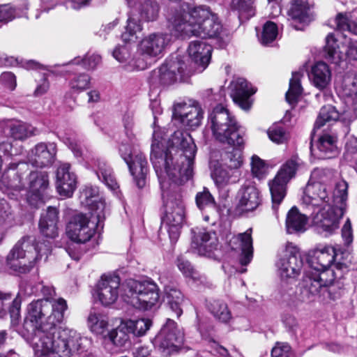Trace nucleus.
I'll use <instances>...</instances> for the list:
<instances>
[{"label": "nucleus", "instance_id": "f257e3e1", "mask_svg": "<svg viewBox=\"0 0 357 357\" xmlns=\"http://www.w3.org/2000/svg\"><path fill=\"white\" fill-rule=\"evenodd\" d=\"M172 145L158 140L155 134L151 144V160L162 189L164 216L172 241H176L185 219V205L176 184H182L192 175L196 145L188 132L177 130L173 134Z\"/></svg>", "mask_w": 357, "mask_h": 357}, {"label": "nucleus", "instance_id": "f03ea898", "mask_svg": "<svg viewBox=\"0 0 357 357\" xmlns=\"http://www.w3.org/2000/svg\"><path fill=\"white\" fill-rule=\"evenodd\" d=\"M45 298L33 301L26 307L24 336L36 357H71L81 349L82 338L77 331L59 325L68 309L65 299H54V289L43 286Z\"/></svg>", "mask_w": 357, "mask_h": 357}, {"label": "nucleus", "instance_id": "7ed1b4c3", "mask_svg": "<svg viewBox=\"0 0 357 357\" xmlns=\"http://www.w3.org/2000/svg\"><path fill=\"white\" fill-rule=\"evenodd\" d=\"M167 19L169 28L176 36L215 38L222 30L217 15L205 6L183 3L171 9Z\"/></svg>", "mask_w": 357, "mask_h": 357}, {"label": "nucleus", "instance_id": "20e7f679", "mask_svg": "<svg viewBox=\"0 0 357 357\" xmlns=\"http://www.w3.org/2000/svg\"><path fill=\"white\" fill-rule=\"evenodd\" d=\"M207 126L211 130L214 139L234 148L223 155L224 165L230 169L238 170L243 163L241 149L245 144L244 133L229 110L218 105L209 113Z\"/></svg>", "mask_w": 357, "mask_h": 357}, {"label": "nucleus", "instance_id": "39448f33", "mask_svg": "<svg viewBox=\"0 0 357 357\" xmlns=\"http://www.w3.org/2000/svg\"><path fill=\"white\" fill-rule=\"evenodd\" d=\"M347 183L341 181L335 184L333 199L314 216L313 223L319 233L331 235L339 228L340 220L344 215L347 199Z\"/></svg>", "mask_w": 357, "mask_h": 357}, {"label": "nucleus", "instance_id": "423d86ee", "mask_svg": "<svg viewBox=\"0 0 357 357\" xmlns=\"http://www.w3.org/2000/svg\"><path fill=\"white\" fill-rule=\"evenodd\" d=\"M51 252L49 242L32 244L30 238H23L19 241L7 257L9 268L19 273H26L31 271L36 261L43 256L47 258Z\"/></svg>", "mask_w": 357, "mask_h": 357}, {"label": "nucleus", "instance_id": "0eeeda50", "mask_svg": "<svg viewBox=\"0 0 357 357\" xmlns=\"http://www.w3.org/2000/svg\"><path fill=\"white\" fill-rule=\"evenodd\" d=\"M121 290L123 301L138 309L150 310L159 302V289L151 280L130 279L121 285Z\"/></svg>", "mask_w": 357, "mask_h": 357}, {"label": "nucleus", "instance_id": "6e6552de", "mask_svg": "<svg viewBox=\"0 0 357 357\" xmlns=\"http://www.w3.org/2000/svg\"><path fill=\"white\" fill-rule=\"evenodd\" d=\"M335 173L329 169L315 168L311 173L305 187L303 202L306 204L319 206L321 202H328L333 199L335 190H331ZM335 189V188H334Z\"/></svg>", "mask_w": 357, "mask_h": 357}, {"label": "nucleus", "instance_id": "1a4fd4ad", "mask_svg": "<svg viewBox=\"0 0 357 357\" xmlns=\"http://www.w3.org/2000/svg\"><path fill=\"white\" fill-rule=\"evenodd\" d=\"M90 214V217H88L78 213L70 218L66 226V234L72 241L80 243L89 241L104 220H98L97 215L92 213Z\"/></svg>", "mask_w": 357, "mask_h": 357}, {"label": "nucleus", "instance_id": "9d476101", "mask_svg": "<svg viewBox=\"0 0 357 357\" xmlns=\"http://www.w3.org/2000/svg\"><path fill=\"white\" fill-rule=\"evenodd\" d=\"M301 165V160L297 156H293L281 167L275 178L268 183L274 210L284 199L286 185L295 176Z\"/></svg>", "mask_w": 357, "mask_h": 357}, {"label": "nucleus", "instance_id": "9b49d317", "mask_svg": "<svg viewBox=\"0 0 357 357\" xmlns=\"http://www.w3.org/2000/svg\"><path fill=\"white\" fill-rule=\"evenodd\" d=\"M119 153L128 165L137 185L139 188H143L146 183L145 179L148 172V163L144 155L130 144L125 143L120 145Z\"/></svg>", "mask_w": 357, "mask_h": 357}, {"label": "nucleus", "instance_id": "f8f14e48", "mask_svg": "<svg viewBox=\"0 0 357 357\" xmlns=\"http://www.w3.org/2000/svg\"><path fill=\"white\" fill-rule=\"evenodd\" d=\"M310 280L304 277L300 285L296 288L283 289L282 294V301L291 309H299L305 304L311 303L317 294V283L311 286Z\"/></svg>", "mask_w": 357, "mask_h": 357}, {"label": "nucleus", "instance_id": "ddd939ff", "mask_svg": "<svg viewBox=\"0 0 357 357\" xmlns=\"http://www.w3.org/2000/svg\"><path fill=\"white\" fill-rule=\"evenodd\" d=\"M282 278H296L303 269V259L299 249L292 243H287L285 255L277 264Z\"/></svg>", "mask_w": 357, "mask_h": 357}, {"label": "nucleus", "instance_id": "4468645a", "mask_svg": "<svg viewBox=\"0 0 357 357\" xmlns=\"http://www.w3.org/2000/svg\"><path fill=\"white\" fill-rule=\"evenodd\" d=\"M120 282L118 275L109 274L101 276L96 285V295L102 305L107 306L116 302Z\"/></svg>", "mask_w": 357, "mask_h": 357}, {"label": "nucleus", "instance_id": "2eb2a0df", "mask_svg": "<svg viewBox=\"0 0 357 357\" xmlns=\"http://www.w3.org/2000/svg\"><path fill=\"white\" fill-rule=\"evenodd\" d=\"M173 116L189 129H195L201 124L203 111L197 105L180 102L174 105Z\"/></svg>", "mask_w": 357, "mask_h": 357}, {"label": "nucleus", "instance_id": "dca6fc26", "mask_svg": "<svg viewBox=\"0 0 357 357\" xmlns=\"http://www.w3.org/2000/svg\"><path fill=\"white\" fill-rule=\"evenodd\" d=\"M155 342L164 349L180 348L184 342V335L176 323L168 319L160 331L156 335Z\"/></svg>", "mask_w": 357, "mask_h": 357}, {"label": "nucleus", "instance_id": "f3484780", "mask_svg": "<svg viewBox=\"0 0 357 357\" xmlns=\"http://www.w3.org/2000/svg\"><path fill=\"white\" fill-rule=\"evenodd\" d=\"M169 38L162 33H153L145 36L139 45V51L149 57H156L164 52L168 45Z\"/></svg>", "mask_w": 357, "mask_h": 357}, {"label": "nucleus", "instance_id": "a211bd4d", "mask_svg": "<svg viewBox=\"0 0 357 357\" xmlns=\"http://www.w3.org/2000/svg\"><path fill=\"white\" fill-rule=\"evenodd\" d=\"M56 189L61 196L70 197L76 188L77 177L68 163L61 164L56 170Z\"/></svg>", "mask_w": 357, "mask_h": 357}, {"label": "nucleus", "instance_id": "6ab92c4d", "mask_svg": "<svg viewBox=\"0 0 357 357\" xmlns=\"http://www.w3.org/2000/svg\"><path fill=\"white\" fill-rule=\"evenodd\" d=\"M29 171L26 162L11 164L2 175V183L9 188L20 190L24 188V177L27 176Z\"/></svg>", "mask_w": 357, "mask_h": 357}, {"label": "nucleus", "instance_id": "aec40b11", "mask_svg": "<svg viewBox=\"0 0 357 357\" xmlns=\"http://www.w3.org/2000/svg\"><path fill=\"white\" fill-rule=\"evenodd\" d=\"M191 247L197 254L204 256H210L211 252L216 250L218 245V239L215 233L207 231L205 229L194 231Z\"/></svg>", "mask_w": 357, "mask_h": 357}, {"label": "nucleus", "instance_id": "412c9836", "mask_svg": "<svg viewBox=\"0 0 357 357\" xmlns=\"http://www.w3.org/2000/svg\"><path fill=\"white\" fill-rule=\"evenodd\" d=\"M229 246L234 250L241 252L240 263L242 265L248 264L253 257L252 229L234 236L229 240Z\"/></svg>", "mask_w": 357, "mask_h": 357}, {"label": "nucleus", "instance_id": "4be33fe9", "mask_svg": "<svg viewBox=\"0 0 357 357\" xmlns=\"http://www.w3.org/2000/svg\"><path fill=\"white\" fill-rule=\"evenodd\" d=\"M98 195V188L89 185L82 190L80 197L82 202L89 207L90 213L97 215L98 220H105V203Z\"/></svg>", "mask_w": 357, "mask_h": 357}, {"label": "nucleus", "instance_id": "5701e85b", "mask_svg": "<svg viewBox=\"0 0 357 357\" xmlns=\"http://www.w3.org/2000/svg\"><path fill=\"white\" fill-rule=\"evenodd\" d=\"M55 155L56 150L53 144L47 146L45 143H39L29 152L28 160L36 167H47L54 162Z\"/></svg>", "mask_w": 357, "mask_h": 357}, {"label": "nucleus", "instance_id": "b1692460", "mask_svg": "<svg viewBox=\"0 0 357 357\" xmlns=\"http://www.w3.org/2000/svg\"><path fill=\"white\" fill-rule=\"evenodd\" d=\"M231 97L234 102L238 105L243 109H248L250 107L249 98L255 93V90L249 85L243 77H236L231 82Z\"/></svg>", "mask_w": 357, "mask_h": 357}, {"label": "nucleus", "instance_id": "393cba45", "mask_svg": "<svg viewBox=\"0 0 357 357\" xmlns=\"http://www.w3.org/2000/svg\"><path fill=\"white\" fill-rule=\"evenodd\" d=\"M335 258V248L324 245L316 248L308 259L310 267L313 270L330 268Z\"/></svg>", "mask_w": 357, "mask_h": 357}, {"label": "nucleus", "instance_id": "a878e982", "mask_svg": "<svg viewBox=\"0 0 357 357\" xmlns=\"http://www.w3.org/2000/svg\"><path fill=\"white\" fill-rule=\"evenodd\" d=\"M58 213L56 208L50 206L47 211L41 215L39 221V229L44 236L49 238H54L58 236Z\"/></svg>", "mask_w": 357, "mask_h": 357}, {"label": "nucleus", "instance_id": "bb28decb", "mask_svg": "<svg viewBox=\"0 0 357 357\" xmlns=\"http://www.w3.org/2000/svg\"><path fill=\"white\" fill-rule=\"evenodd\" d=\"M29 199H40L49 186L48 174L45 172L29 173Z\"/></svg>", "mask_w": 357, "mask_h": 357}, {"label": "nucleus", "instance_id": "cd10ccee", "mask_svg": "<svg viewBox=\"0 0 357 357\" xmlns=\"http://www.w3.org/2000/svg\"><path fill=\"white\" fill-rule=\"evenodd\" d=\"M211 50V47L204 41L195 40L190 43L188 54L197 65L204 69L210 61Z\"/></svg>", "mask_w": 357, "mask_h": 357}, {"label": "nucleus", "instance_id": "c85d7f7f", "mask_svg": "<svg viewBox=\"0 0 357 357\" xmlns=\"http://www.w3.org/2000/svg\"><path fill=\"white\" fill-rule=\"evenodd\" d=\"M238 206L243 211L255 210L259 204V192L254 185H243L238 192Z\"/></svg>", "mask_w": 357, "mask_h": 357}, {"label": "nucleus", "instance_id": "c756f323", "mask_svg": "<svg viewBox=\"0 0 357 357\" xmlns=\"http://www.w3.org/2000/svg\"><path fill=\"white\" fill-rule=\"evenodd\" d=\"M335 268H326L323 270H314L315 273L311 275L306 274L304 278L310 280L311 286L317 283V293L322 287H326L331 284L336 278L342 277L341 273L335 271Z\"/></svg>", "mask_w": 357, "mask_h": 357}, {"label": "nucleus", "instance_id": "7c9ffc66", "mask_svg": "<svg viewBox=\"0 0 357 357\" xmlns=\"http://www.w3.org/2000/svg\"><path fill=\"white\" fill-rule=\"evenodd\" d=\"M336 137L328 134L323 135L319 139L317 151L311 148V151L319 159L335 157L338 153Z\"/></svg>", "mask_w": 357, "mask_h": 357}, {"label": "nucleus", "instance_id": "2f4dec72", "mask_svg": "<svg viewBox=\"0 0 357 357\" xmlns=\"http://www.w3.org/2000/svg\"><path fill=\"white\" fill-rule=\"evenodd\" d=\"M287 15L289 20L299 23H308L313 19L308 3L303 0H292Z\"/></svg>", "mask_w": 357, "mask_h": 357}, {"label": "nucleus", "instance_id": "473e14b6", "mask_svg": "<svg viewBox=\"0 0 357 357\" xmlns=\"http://www.w3.org/2000/svg\"><path fill=\"white\" fill-rule=\"evenodd\" d=\"M309 78L315 87L324 89L331 82V72L326 63L317 62L312 67Z\"/></svg>", "mask_w": 357, "mask_h": 357}, {"label": "nucleus", "instance_id": "72a5a7b5", "mask_svg": "<svg viewBox=\"0 0 357 357\" xmlns=\"http://www.w3.org/2000/svg\"><path fill=\"white\" fill-rule=\"evenodd\" d=\"M183 71L182 64L177 59L167 61L158 69V77L163 84H170L176 80V73Z\"/></svg>", "mask_w": 357, "mask_h": 357}, {"label": "nucleus", "instance_id": "f704fd0d", "mask_svg": "<svg viewBox=\"0 0 357 357\" xmlns=\"http://www.w3.org/2000/svg\"><path fill=\"white\" fill-rule=\"evenodd\" d=\"M307 218L301 214L296 207H292L286 218V229L289 234L303 232L306 229Z\"/></svg>", "mask_w": 357, "mask_h": 357}, {"label": "nucleus", "instance_id": "c9c22d12", "mask_svg": "<svg viewBox=\"0 0 357 357\" xmlns=\"http://www.w3.org/2000/svg\"><path fill=\"white\" fill-rule=\"evenodd\" d=\"M212 178L218 187L236 183L240 176L239 170L230 169L226 166H220L213 170L211 174Z\"/></svg>", "mask_w": 357, "mask_h": 357}, {"label": "nucleus", "instance_id": "e433bc0d", "mask_svg": "<svg viewBox=\"0 0 357 357\" xmlns=\"http://www.w3.org/2000/svg\"><path fill=\"white\" fill-rule=\"evenodd\" d=\"M341 94L348 105L357 98V76L347 74L344 76L341 85Z\"/></svg>", "mask_w": 357, "mask_h": 357}, {"label": "nucleus", "instance_id": "4c0bfd02", "mask_svg": "<svg viewBox=\"0 0 357 357\" xmlns=\"http://www.w3.org/2000/svg\"><path fill=\"white\" fill-rule=\"evenodd\" d=\"M255 0H231V8L240 20H248L255 15Z\"/></svg>", "mask_w": 357, "mask_h": 357}, {"label": "nucleus", "instance_id": "58836bf2", "mask_svg": "<svg viewBox=\"0 0 357 357\" xmlns=\"http://www.w3.org/2000/svg\"><path fill=\"white\" fill-rule=\"evenodd\" d=\"M95 165L97 167L96 170L98 178L105 183L110 189L115 190L118 188L117 182L112 174L111 168L107 164L101 159L95 160Z\"/></svg>", "mask_w": 357, "mask_h": 357}, {"label": "nucleus", "instance_id": "ea45409f", "mask_svg": "<svg viewBox=\"0 0 357 357\" xmlns=\"http://www.w3.org/2000/svg\"><path fill=\"white\" fill-rule=\"evenodd\" d=\"M165 293L170 308L175 312L177 317H180L183 312L181 307L184 301L182 293L172 287H166L165 288Z\"/></svg>", "mask_w": 357, "mask_h": 357}, {"label": "nucleus", "instance_id": "a19ab883", "mask_svg": "<svg viewBox=\"0 0 357 357\" xmlns=\"http://www.w3.org/2000/svg\"><path fill=\"white\" fill-rule=\"evenodd\" d=\"M326 59L333 63H340L343 59L337 40L333 33H329L326 38L325 45Z\"/></svg>", "mask_w": 357, "mask_h": 357}, {"label": "nucleus", "instance_id": "79ce46f5", "mask_svg": "<svg viewBox=\"0 0 357 357\" xmlns=\"http://www.w3.org/2000/svg\"><path fill=\"white\" fill-rule=\"evenodd\" d=\"M208 309L214 317L222 323H229L232 319L227 304L222 301H213L210 303Z\"/></svg>", "mask_w": 357, "mask_h": 357}, {"label": "nucleus", "instance_id": "37998d69", "mask_svg": "<svg viewBox=\"0 0 357 357\" xmlns=\"http://www.w3.org/2000/svg\"><path fill=\"white\" fill-rule=\"evenodd\" d=\"M130 329L126 322L121 321L120 325L109 333V338L113 344L117 346H124L130 340Z\"/></svg>", "mask_w": 357, "mask_h": 357}, {"label": "nucleus", "instance_id": "c03bdc74", "mask_svg": "<svg viewBox=\"0 0 357 357\" xmlns=\"http://www.w3.org/2000/svg\"><path fill=\"white\" fill-rule=\"evenodd\" d=\"M10 136L17 140H24L34 133V128L29 124L15 121L9 126Z\"/></svg>", "mask_w": 357, "mask_h": 357}, {"label": "nucleus", "instance_id": "a18cd8bd", "mask_svg": "<svg viewBox=\"0 0 357 357\" xmlns=\"http://www.w3.org/2000/svg\"><path fill=\"white\" fill-rule=\"evenodd\" d=\"M302 74L300 72H294L292 73V77L289 81V88L286 93V100L291 104H295L298 97L302 93L303 89L301 87L300 80Z\"/></svg>", "mask_w": 357, "mask_h": 357}, {"label": "nucleus", "instance_id": "49530a36", "mask_svg": "<svg viewBox=\"0 0 357 357\" xmlns=\"http://www.w3.org/2000/svg\"><path fill=\"white\" fill-rule=\"evenodd\" d=\"M159 5L154 0H144L141 3L140 16L144 21L156 20L159 15Z\"/></svg>", "mask_w": 357, "mask_h": 357}, {"label": "nucleus", "instance_id": "de8ad7c7", "mask_svg": "<svg viewBox=\"0 0 357 357\" xmlns=\"http://www.w3.org/2000/svg\"><path fill=\"white\" fill-rule=\"evenodd\" d=\"M88 324L91 331L96 334H102L108 325L106 316L91 312L88 317Z\"/></svg>", "mask_w": 357, "mask_h": 357}, {"label": "nucleus", "instance_id": "09e8293b", "mask_svg": "<svg viewBox=\"0 0 357 357\" xmlns=\"http://www.w3.org/2000/svg\"><path fill=\"white\" fill-rule=\"evenodd\" d=\"M339 118L338 112L332 105H326L321 107L319 116L315 121V128H320L326 122L336 121Z\"/></svg>", "mask_w": 357, "mask_h": 357}, {"label": "nucleus", "instance_id": "8fccbe9b", "mask_svg": "<svg viewBox=\"0 0 357 357\" xmlns=\"http://www.w3.org/2000/svg\"><path fill=\"white\" fill-rule=\"evenodd\" d=\"M142 30V26L139 20L134 17H129L127 20L126 30L122 33L121 38L126 43L134 41L137 38L136 34L141 32Z\"/></svg>", "mask_w": 357, "mask_h": 357}, {"label": "nucleus", "instance_id": "3c124183", "mask_svg": "<svg viewBox=\"0 0 357 357\" xmlns=\"http://www.w3.org/2000/svg\"><path fill=\"white\" fill-rule=\"evenodd\" d=\"M130 332L135 336L144 335L150 328L152 322L149 319H139L137 320L126 321Z\"/></svg>", "mask_w": 357, "mask_h": 357}, {"label": "nucleus", "instance_id": "603ef678", "mask_svg": "<svg viewBox=\"0 0 357 357\" xmlns=\"http://www.w3.org/2000/svg\"><path fill=\"white\" fill-rule=\"evenodd\" d=\"M195 200L197 206L200 210L209 208L215 211L216 209L215 200L206 188H204L203 191L197 192Z\"/></svg>", "mask_w": 357, "mask_h": 357}, {"label": "nucleus", "instance_id": "864d4df0", "mask_svg": "<svg viewBox=\"0 0 357 357\" xmlns=\"http://www.w3.org/2000/svg\"><path fill=\"white\" fill-rule=\"evenodd\" d=\"M349 253L347 250H342L340 248H335V258L333 261V268L342 275L343 273L347 271L349 262L348 257Z\"/></svg>", "mask_w": 357, "mask_h": 357}, {"label": "nucleus", "instance_id": "5fc2aeb1", "mask_svg": "<svg viewBox=\"0 0 357 357\" xmlns=\"http://www.w3.org/2000/svg\"><path fill=\"white\" fill-rule=\"evenodd\" d=\"M278 26L271 21H268L263 26V31L260 38V41L263 45H268L272 43L278 36Z\"/></svg>", "mask_w": 357, "mask_h": 357}, {"label": "nucleus", "instance_id": "6e6d98bb", "mask_svg": "<svg viewBox=\"0 0 357 357\" xmlns=\"http://www.w3.org/2000/svg\"><path fill=\"white\" fill-rule=\"evenodd\" d=\"M90 84V77L86 74H80L70 82V89L77 93L86 89Z\"/></svg>", "mask_w": 357, "mask_h": 357}, {"label": "nucleus", "instance_id": "4d7b16f0", "mask_svg": "<svg viewBox=\"0 0 357 357\" xmlns=\"http://www.w3.org/2000/svg\"><path fill=\"white\" fill-rule=\"evenodd\" d=\"M251 171L252 175L259 178H262L266 172V166L265 162L257 155H253L251 158Z\"/></svg>", "mask_w": 357, "mask_h": 357}, {"label": "nucleus", "instance_id": "13d9d810", "mask_svg": "<svg viewBox=\"0 0 357 357\" xmlns=\"http://www.w3.org/2000/svg\"><path fill=\"white\" fill-rule=\"evenodd\" d=\"M177 266L185 277L190 278L194 280L199 279V274L193 268L191 264L183 257H178Z\"/></svg>", "mask_w": 357, "mask_h": 357}, {"label": "nucleus", "instance_id": "bf43d9fd", "mask_svg": "<svg viewBox=\"0 0 357 357\" xmlns=\"http://www.w3.org/2000/svg\"><path fill=\"white\" fill-rule=\"evenodd\" d=\"M101 57L98 54H88L84 58H75L70 63L79 64L82 62L83 66L86 69H94L100 62Z\"/></svg>", "mask_w": 357, "mask_h": 357}, {"label": "nucleus", "instance_id": "052dcab7", "mask_svg": "<svg viewBox=\"0 0 357 357\" xmlns=\"http://www.w3.org/2000/svg\"><path fill=\"white\" fill-rule=\"evenodd\" d=\"M267 134L269 139L277 144L284 143L287 139V135L284 129L278 126L269 128Z\"/></svg>", "mask_w": 357, "mask_h": 357}, {"label": "nucleus", "instance_id": "680f3d73", "mask_svg": "<svg viewBox=\"0 0 357 357\" xmlns=\"http://www.w3.org/2000/svg\"><path fill=\"white\" fill-rule=\"evenodd\" d=\"M22 299L19 294L13 300L12 305L10 307L9 312L13 324L16 325L20 319V308H21Z\"/></svg>", "mask_w": 357, "mask_h": 357}, {"label": "nucleus", "instance_id": "e2e57ef3", "mask_svg": "<svg viewBox=\"0 0 357 357\" xmlns=\"http://www.w3.org/2000/svg\"><path fill=\"white\" fill-rule=\"evenodd\" d=\"M17 16L14 8L3 5L0 6V22H8Z\"/></svg>", "mask_w": 357, "mask_h": 357}, {"label": "nucleus", "instance_id": "0e129e2a", "mask_svg": "<svg viewBox=\"0 0 357 357\" xmlns=\"http://www.w3.org/2000/svg\"><path fill=\"white\" fill-rule=\"evenodd\" d=\"M272 357H290V347L287 343H278L271 351Z\"/></svg>", "mask_w": 357, "mask_h": 357}, {"label": "nucleus", "instance_id": "69168bd1", "mask_svg": "<svg viewBox=\"0 0 357 357\" xmlns=\"http://www.w3.org/2000/svg\"><path fill=\"white\" fill-rule=\"evenodd\" d=\"M342 237L347 245L353 242V230L349 219H347L342 229Z\"/></svg>", "mask_w": 357, "mask_h": 357}, {"label": "nucleus", "instance_id": "338daca9", "mask_svg": "<svg viewBox=\"0 0 357 357\" xmlns=\"http://www.w3.org/2000/svg\"><path fill=\"white\" fill-rule=\"evenodd\" d=\"M114 57L119 62L126 61L130 57V52L127 46L116 47L113 51Z\"/></svg>", "mask_w": 357, "mask_h": 357}, {"label": "nucleus", "instance_id": "774afa93", "mask_svg": "<svg viewBox=\"0 0 357 357\" xmlns=\"http://www.w3.org/2000/svg\"><path fill=\"white\" fill-rule=\"evenodd\" d=\"M0 82L10 90L15 89L16 86V78L10 72L3 73L0 76Z\"/></svg>", "mask_w": 357, "mask_h": 357}]
</instances>
